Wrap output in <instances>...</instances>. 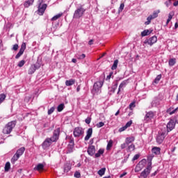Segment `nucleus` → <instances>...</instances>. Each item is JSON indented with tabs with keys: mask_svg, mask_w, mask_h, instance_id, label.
<instances>
[{
	"mask_svg": "<svg viewBox=\"0 0 178 178\" xmlns=\"http://www.w3.org/2000/svg\"><path fill=\"white\" fill-rule=\"evenodd\" d=\"M131 124H133V121L130 120L128 122H127V124L124 125L125 128H128L130 127V126H131Z\"/></svg>",
	"mask_w": 178,
	"mask_h": 178,
	"instance_id": "49530a36",
	"label": "nucleus"
},
{
	"mask_svg": "<svg viewBox=\"0 0 178 178\" xmlns=\"http://www.w3.org/2000/svg\"><path fill=\"white\" fill-rule=\"evenodd\" d=\"M169 66H175L176 65V58H170L168 61Z\"/></svg>",
	"mask_w": 178,
	"mask_h": 178,
	"instance_id": "2f4dec72",
	"label": "nucleus"
},
{
	"mask_svg": "<svg viewBox=\"0 0 178 178\" xmlns=\"http://www.w3.org/2000/svg\"><path fill=\"white\" fill-rule=\"evenodd\" d=\"M52 141L49 138H46L44 142L42 143V147L43 149H47V148H49L51 145H52Z\"/></svg>",
	"mask_w": 178,
	"mask_h": 178,
	"instance_id": "9b49d317",
	"label": "nucleus"
},
{
	"mask_svg": "<svg viewBox=\"0 0 178 178\" xmlns=\"http://www.w3.org/2000/svg\"><path fill=\"white\" fill-rule=\"evenodd\" d=\"M165 137H166V131H161L159 133V135L157 136L156 139V143H158L159 144H162Z\"/></svg>",
	"mask_w": 178,
	"mask_h": 178,
	"instance_id": "6e6552de",
	"label": "nucleus"
},
{
	"mask_svg": "<svg viewBox=\"0 0 178 178\" xmlns=\"http://www.w3.org/2000/svg\"><path fill=\"white\" fill-rule=\"evenodd\" d=\"M47 4L40 3L38 6V12L40 16H42L47 9Z\"/></svg>",
	"mask_w": 178,
	"mask_h": 178,
	"instance_id": "4468645a",
	"label": "nucleus"
},
{
	"mask_svg": "<svg viewBox=\"0 0 178 178\" xmlns=\"http://www.w3.org/2000/svg\"><path fill=\"white\" fill-rule=\"evenodd\" d=\"M138 158H140V154H136L132 159L133 162H134V161H137Z\"/></svg>",
	"mask_w": 178,
	"mask_h": 178,
	"instance_id": "3c124183",
	"label": "nucleus"
},
{
	"mask_svg": "<svg viewBox=\"0 0 178 178\" xmlns=\"http://www.w3.org/2000/svg\"><path fill=\"white\" fill-rule=\"evenodd\" d=\"M165 5L167 6V8H169V6H170V5H172V0H167L165 2Z\"/></svg>",
	"mask_w": 178,
	"mask_h": 178,
	"instance_id": "de8ad7c7",
	"label": "nucleus"
},
{
	"mask_svg": "<svg viewBox=\"0 0 178 178\" xmlns=\"http://www.w3.org/2000/svg\"><path fill=\"white\" fill-rule=\"evenodd\" d=\"M172 15H169L168 16V19H167V22H166V26H168V24H169V23L170 22V20H172Z\"/></svg>",
	"mask_w": 178,
	"mask_h": 178,
	"instance_id": "603ef678",
	"label": "nucleus"
},
{
	"mask_svg": "<svg viewBox=\"0 0 178 178\" xmlns=\"http://www.w3.org/2000/svg\"><path fill=\"white\" fill-rule=\"evenodd\" d=\"M4 170L5 172H9V170H10V162L8 161L6 163Z\"/></svg>",
	"mask_w": 178,
	"mask_h": 178,
	"instance_id": "c85d7f7f",
	"label": "nucleus"
},
{
	"mask_svg": "<svg viewBox=\"0 0 178 178\" xmlns=\"http://www.w3.org/2000/svg\"><path fill=\"white\" fill-rule=\"evenodd\" d=\"M5 99H6V95L1 93L0 95V105L3 102V101H5Z\"/></svg>",
	"mask_w": 178,
	"mask_h": 178,
	"instance_id": "c9c22d12",
	"label": "nucleus"
},
{
	"mask_svg": "<svg viewBox=\"0 0 178 178\" xmlns=\"http://www.w3.org/2000/svg\"><path fill=\"white\" fill-rule=\"evenodd\" d=\"M177 147H174L172 149H171V152H175V151H176Z\"/></svg>",
	"mask_w": 178,
	"mask_h": 178,
	"instance_id": "69168bd1",
	"label": "nucleus"
},
{
	"mask_svg": "<svg viewBox=\"0 0 178 178\" xmlns=\"http://www.w3.org/2000/svg\"><path fill=\"white\" fill-rule=\"evenodd\" d=\"M84 13H86V8H83V6H81L74 11L73 19H80V17H83Z\"/></svg>",
	"mask_w": 178,
	"mask_h": 178,
	"instance_id": "7ed1b4c3",
	"label": "nucleus"
},
{
	"mask_svg": "<svg viewBox=\"0 0 178 178\" xmlns=\"http://www.w3.org/2000/svg\"><path fill=\"white\" fill-rule=\"evenodd\" d=\"M152 170V163L149 162L147 168L140 173V178H147Z\"/></svg>",
	"mask_w": 178,
	"mask_h": 178,
	"instance_id": "20e7f679",
	"label": "nucleus"
},
{
	"mask_svg": "<svg viewBox=\"0 0 178 178\" xmlns=\"http://www.w3.org/2000/svg\"><path fill=\"white\" fill-rule=\"evenodd\" d=\"M16 120L10 121L8 124L5 125L3 129V134H10L12 133L13 129L16 127Z\"/></svg>",
	"mask_w": 178,
	"mask_h": 178,
	"instance_id": "f03ea898",
	"label": "nucleus"
},
{
	"mask_svg": "<svg viewBox=\"0 0 178 178\" xmlns=\"http://www.w3.org/2000/svg\"><path fill=\"white\" fill-rule=\"evenodd\" d=\"M173 111V107H170L167 110V113H168V115H170V112H172Z\"/></svg>",
	"mask_w": 178,
	"mask_h": 178,
	"instance_id": "13d9d810",
	"label": "nucleus"
},
{
	"mask_svg": "<svg viewBox=\"0 0 178 178\" xmlns=\"http://www.w3.org/2000/svg\"><path fill=\"white\" fill-rule=\"evenodd\" d=\"M154 116L155 113H154L153 111L146 112L144 120H145V122H149V120H152V119H154Z\"/></svg>",
	"mask_w": 178,
	"mask_h": 178,
	"instance_id": "f8f14e48",
	"label": "nucleus"
},
{
	"mask_svg": "<svg viewBox=\"0 0 178 178\" xmlns=\"http://www.w3.org/2000/svg\"><path fill=\"white\" fill-rule=\"evenodd\" d=\"M126 129H127V128H126V127L124 126V127L120 128L119 131H120V133H122V131H124V130H126Z\"/></svg>",
	"mask_w": 178,
	"mask_h": 178,
	"instance_id": "680f3d73",
	"label": "nucleus"
},
{
	"mask_svg": "<svg viewBox=\"0 0 178 178\" xmlns=\"http://www.w3.org/2000/svg\"><path fill=\"white\" fill-rule=\"evenodd\" d=\"M133 108H136V102H132L129 104V109H130V111H133Z\"/></svg>",
	"mask_w": 178,
	"mask_h": 178,
	"instance_id": "37998d69",
	"label": "nucleus"
},
{
	"mask_svg": "<svg viewBox=\"0 0 178 178\" xmlns=\"http://www.w3.org/2000/svg\"><path fill=\"white\" fill-rule=\"evenodd\" d=\"M118 63H119V60H115L111 67V70H116V69H118Z\"/></svg>",
	"mask_w": 178,
	"mask_h": 178,
	"instance_id": "cd10ccee",
	"label": "nucleus"
},
{
	"mask_svg": "<svg viewBox=\"0 0 178 178\" xmlns=\"http://www.w3.org/2000/svg\"><path fill=\"white\" fill-rule=\"evenodd\" d=\"M85 122L86 124H90L91 123V118L88 117L86 120Z\"/></svg>",
	"mask_w": 178,
	"mask_h": 178,
	"instance_id": "8fccbe9b",
	"label": "nucleus"
},
{
	"mask_svg": "<svg viewBox=\"0 0 178 178\" xmlns=\"http://www.w3.org/2000/svg\"><path fill=\"white\" fill-rule=\"evenodd\" d=\"M143 168V161H140L138 164L136 166L135 172H140V170H141Z\"/></svg>",
	"mask_w": 178,
	"mask_h": 178,
	"instance_id": "5701e85b",
	"label": "nucleus"
},
{
	"mask_svg": "<svg viewBox=\"0 0 178 178\" xmlns=\"http://www.w3.org/2000/svg\"><path fill=\"white\" fill-rule=\"evenodd\" d=\"M104 81L105 74H103L99 76V81L95 82L93 85V88L92 89V93L93 95H98V94H101V88H102Z\"/></svg>",
	"mask_w": 178,
	"mask_h": 178,
	"instance_id": "f257e3e1",
	"label": "nucleus"
},
{
	"mask_svg": "<svg viewBox=\"0 0 178 178\" xmlns=\"http://www.w3.org/2000/svg\"><path fill=\"white\" fill-rule=\"evenodd\" d=\"M55 111V107H51L50 109L48 110L47 113L48 115H52Z\"/></svg>",
	"mask_w": 178,
	"mask_h": 178,
	"instance_id": "c03bdc74",
	"label": "nucleus"
},
{
	"mask_svg": "<svg viewBox=\"0 0 178 178\" xmlns=\"http://www.w3.org/2000/svg\"><path fill=\"white\" fill-rule=\"evenodd\" d=\"M136 149V145L134 144H131L128 146L127 151V152H132V151H134Z\"/></svg>",
	"mask_w": 178,
	"mask_h": 178,
	"instance_id": "bb28decb",
	"label": "nucleus"
},
{
	"mask_svg": "<svg viewBox=\"0 0 178 178\" xmlns=\"http://www.w3.org/2000/svg\"><path fill=\"white\" fill-rule=\"evenodd\" d=\"M161 79H162V74H159L154 79V83L158 84V83H159V81H161Z\"/></svg>",
	"mask_w": 178,
	"mask_h": 178,
	"instance_id": "ea45409f",
	"label": "nucleus"
},
{
	"mask_svg": "<svg viewBox=\"0 0 178 178\" xmlns=\"http://www.w3.org/2000/svg\"><path fill=\"white\" fill-rule=\"evenodd\" d=\"M34 170H38V172H42V170H44V164H38L37 166L34 168Z\"/></svg>",
	"mask_w": 178,
	"mask_h": 178,
	"instance_id": "4be33fe9",
	"label": "nucleus"
},
{
	"mask_svg": "<svg viewBox=\"0 0 178 178\" xmlns=\"http://www.w3.org/2000/svg\"><path fill=\"white\" fill-rule=\"evenodd\" d=\"M25 63H26V61L24 60H22L19 61V63H18L17 66L19 67H23V66H24Z\"/></svg>",
	"mask_w": 178,
	"mask_h": 178,
	"instance_id": "a19ab883",
	"label": "nucleus"
},
{
	"mask_svg": "<svg viewBox=\"0 0 178 178\" xmlns=\"http://www.w3.org/2000/svg\"><path fill=\"white\" fill-rule=\"evenodd\" d=\"M37 70V66L35 65H31L28 70V74H33Z\"/></svg>",
	"mask_w": 178,
	"mask_h": 178,
	"instance_id": "6ab92c4d",
	"label": "nucleus"
},
{
	"mask_svg": "<svg viewBox=\"0 0 178 178\" xmlns=\"http://www.w3.org/2000/svg\"><path fill=\"white\" fill-rule=\"evenodd\" d=\"M60 134V128H57L54 130L52 137L49 138L51 143H56L59 140V136Z\"/></svg>",
	"mask_w": 178,
	"mask_h": 178,
	"instance_id": "423d86ee",
	"label": "nucleus"
},
{
	"mask_svg": "<svg viewBox=\"0 0 178 178\" xmlns=\"http://www.w3.org/2000/svg\"><path fill=\"white\" fill-rule=\"evenodd\" d=\"M88 44L89 45H92V44H94V40H90L89 42H88Z\"/></svg>",
	"mask_w": 178,
	"mask_h": 178,
	"instance_id": "0e129e2a",
	"label": "nucleus"
},
{
	"mask_svg": "<svg viewBox=\"0 0 178 178\" xmlns=\"http://www.w3.org/2000/svg\"><path fill=\"white\" fill-rule=\"evenodd\" d=\"M124 87H126V81H123L119 86V88H118V91L117 92L118 95L120 94V92L122 91V90H123V88H124Z\"/></svg>",
	"mask_w": 178,
	"mask_h": 178,
	"instance_id": "412c9836",
	"label": "nucleus"
},
{
	"mask_svg": "<svg viewBox=\"0 0 178 178\" xmlns=\"http://www.w3.org/2000/svg\"><path fill=\"white\" fill-rule=\"evenodd\" d=\"M124 9V3H121L120 6V10L122 12Z\"/></svg>",
	"mask_w": 178,
	"mask_h": 178,
	"instance_id": "4d7b16f0",
	"label": "nucleus"
},
{
	"mask_svg": "<svg viewBox=\"0 0 178 178\" xmlns=\"http://www.w3.org/2000/svg\"><path fill=\"white\" fill-rule=\"evenodd\" d=\"M34 3V0H28L24 2V8H29V6H31L33 3Z\"/></svg>",
	"mask_w": 178,
	"mask_h": 178,
	"instance_id": "393cba45",
	"label": "nucleus"
},
{
	"mask_svg": "<svg viewBox=\"0 0 178 178\" xmlns=\"http://www.w3.org/2000/svg\"><path fill=\"white\" fill-rule=\"evenodd\" d=\"M173 5H174L175 6H178V1L174 2Z\"/></svg>",
	"mask_w": 178,
	"mask_h": 178,
	"instance_id": "338daca9",
	"label": "nucleus"
},
{
	"mask_svg": "<svg viewBox=\"0 0 178 178\" xmlns=\"http://www.w3.org/2000/svg\"><path fill=\"white\" fill-rule=\"evenodd\" d=\"M156 41H158V38H156V36L154 35V36L149 38V39L145 40L143 43L147 44L150 47H152V45H154V44H155V42H156Z\"/></svg>",
	"mask_w": 178,
	"mask_h": 178,
	"instance_id": "0eeeda50",
	"label": "nucleus"
},
{
	"mask_svg": "<svg viewBox=\"0 0 178 178\" xmlns=\"http://www.w3.org/2000/svg\"><path fill=\"white\" fill-rule=\"evenodd\" d=\"M64 108H65V104H60V105L58 106L57 111L58 112H62Z\"/></svg>",
	"mask_w": 178,
	"mask_h": 178,
	"instance_id": "e433bc0d",
	"label": "nucleus"
},
{
	"mask_svg": "<svg viewBox=\"0 0 178 178\" xmlns=\"http://www.w3.org/2000/svg\"><path fill=\"white\" fill-rule=\"evenodd\" d=\"M63 13L57 14L54 17L51 18L52 22H55V20H58V19L62 17Z\"/></svg>",
	"mask_w": 178,
	"mask_h": 178,
	"instance_id": "f704fd0d",
	"label": "nucleus"
},
{
	"mask_svg": "<svg viewBox=\"0 0 178 178\" xmlns=\"http://www.w3.org/2000/svg\"><path fill=\"white\" fill-rule=\"evenodd\" d=\"M24 51H26V42H23L21 45V48L19 49V51L17 53V54L15 56V59H19V58L24 54Z\"/></svg>",
	"mask_w": 178,
	"mask_h": 178,
	"instance_id": "ddd939ff",
	"label": "nucleus"
},
{
	"mask_svg": "<svg viewBox=\"0 0 178 178\" xmlns=\"http://www.w3.org/2000/svg\"><path fill=\"white\" fill-rule=\"evenodd\" d=\"M152 154L155 155H161V147H154L152 149Z\"/></svg>",
	"mask_w": 178,
	"mask_h": 178,
	"instance_id": "aec40b11",
	"label": "nucleus"
},
{
	"mask_svg": "<svg viewBox=\"0 0 178 178\" xmlns=\"http://www.w3.org/2000/svg\"><path fill=\"white\" fill-rule=\"evenodd\" d=\"M159 13V10L154 11L152 15H150L147 18V22H145V24L146 26H148V24H151V20L154 19H156V17L158 16V14Z\"/></svg>",
	"mask_w": 178,
	"mask_h": 178,
	"instance_id": "1a4fd4ad",
	"label": "nucleus"
},
{
	"mask_svg": "<svg viewBox=\"0 0 178 178\" xmlns=\"http://www.w3.org/2000/svg\"><path fill=\"white\" fill-rule=\"evenodd\" d=\"M19 158H20V157L17 156L16 154H15L14 156H13V158L11 159V163L13 165H15V163H16V161H18Z\"/></svg>",
	"mask_w": 178,
	"mask_h": 178,
	"instance_id": "a878e982",
	"label": "nucleus"
},
{
	"mask_svg": "<svg viewBox=\"0 0 178 178\" xmlns=\"http://www.w3.org/2000/svg\"><path fill=\"white\" fill-rule=\"evenodd\" d=\"M24 151H26V148L24 147H20L17 150L15 155L18 156L19 158L24 154Z\"/></svg>",
	"mask_w": 178,
	"mask_h": 178,
	"instance_id": "a211bd4d",
	"label": "nucleus"
},
{
	"mask_svg": "<svg viewBox=\"0 0 178 178\" xmlns=\"http://www.w3.org/2000/svg\"><path fill=\"white\" fill-rule=\"evenodd\" d=\"M74 137H80V136H83L84 134V131L81 127H76L74 129Z\"/></svg>",
	"mask_w": 178,
	"mask_h": 178,
	"instance_id": "9d476101",
	"label": "nucleus"
},
{
	"mask_svg": "<svg viewBox=\"0 0 178 178\" xmlns=\"http://www.w3.org/2000/svg\"><path fill=\"white\" fill-rule=\"evenodd\" d=\"M113 74V72H110V74L106 77V80H110V79H111V77H112Z\"/></svg>",
	"mask_w": 178,
	"mask_h": 178,
	"instance_id": "bf43d9fd",
	"label": "nucleus"
},
{
	"mask_svg": "<svg viewBox=\"0 0 178 178\" xmlns=\"http://www.w3.org/2000/svg\"><path fill=\"white\" fill-rule=\"evenodd\" d=\"M106 168H103L100 169V170L97 172V173H98L99 176L102 177V176H104V175H105V172H106Z\"/></svg>",
	"mask_w": 178,
	"mask_h": 178,
	"instance_id": "7c9ffc66",
	"label": "nucleus"
},
{
	"mask_svg": "<svg viewBox=\"0 0 178 178\" xmlns=\"http://www.w3.org/2000/svg\"><path fill=\"white\" fill-rule=\"evenodd\" d=\"M126 175H127V172H123L122 175H120V178L124 177V176H126Z\"/></svg>",
	"mask_w": 178,
	"mask_h": 178,
	"instance_id": "e2e57ef3",
	"label": "nucleus"
},
{
	"mask_svg": "<svg viewBox=\"0 0 178 178\" xmlns=\"http://www.w3.org/2000/svg\"><path fill=\"white\" fill-rule=\"evenodd\" d=\"M91 136H92V128H89L86 132L85 141H88L89 138H91Z\"/></svg>",
	"mask_w": 178,
	"mask_h": 178,
	"instance_id": "f3484780",
	"label": "nucleus"
},
{
	"mask_svg": "<svg viewBox=\"0 0 178 178\" xmlns=\"http://www.w3.org/2000/svg\"><path fill=\"white\" fill-rule=\"evenodd\" d=\"M134 141V137H131V138H127L125 140V143L127 145H129V144H131Z\"/></svg>",
	"mask_w": 178,
	"mask_h": 178,
	"instance_id": "c756f323",
	"label": "nucleus"
},
{
	"mask_svg": "<svg viewBox=\"0 0 178 178\" xmlns=\"http://www.w3.org/2000/svg\"><path fill=\"white\" fill-rule=\"evenodd\" d=\"M112 145H113V141L112 140H109V142L107 144L106 149L107 151H109L111 148H112Z\"/></svg>",
	"mask_w": 178,
	"mask_h": 178,
	"instance_id": "58836bf2",
	"label": "nucleus"
},
{
	"mask_svg": "<svg viewBox=\"0 0 178 178\" xmlns=\"http://www.w3.org/2000/svg\"><path fill=\"white\" fill-rule=\"evenodd\" d=\"M102 154H104V149H99V151L95 154V158H99Z\"/></svg>",
	"mask_w": 178,
	"mask_h": 178,
	"instance_id": "4c0bfd02",
	"label": "nucleus"
},
{
	"mask_svg": "<svg viewBox=\"0 0 178 178\" xmlns=\"http://www.w3.org/2000/svg\"><path fill=\"white\" fill-rule=\"evenodd\" d=\"M74 83H76L75 79L67 80L65 81V86H67V87H70V86H73V84H74Z\"/></svg>",
	"mask_w": 178,
	"mask_h": 178,
	"instance_id": "b1692460",
	"label": "nucleus"
},
{
	"mask_svg": "<svg viewBox=\"0 0 178 178\" xmlns=\"http://www.w3.org/2000/svg\"><path fill=\"white\" fill-rule=\"evenodd\" d=\"M118 88V82H116L112 87V92H115Z\"/></svg>",
	"mask_w": 178,
	"mask_h": 178,
	"instance_id": "a18cd8bd",
	"label": "nucleus"
},
{
	"mask_svg": "<svg viewBox=\"0 0 178 178\" xmlns=\"http://www.w3.org/2000/svg\"><path fill=\"white\" fill-rule=\"evenodd\" d=\"M84 58H86V54H83L79 56L78 59H84Z\"/></svg>",
	"mask_w": 178,
	"mask_h": 178,
	"instance_id": "052dcab7",
	"label": "nucleus"
},
{
	"mask_svg": "<svg viewBox=\"0 0 178 178\" xmlns=\"http://www.w3.org/2000/svg\"><path fill=\"white\" fill-rule=\"evenodd\" d=\"M13 51H17V49H19V44H14L13 47Z\"/></svg>",
	"mask_w": 178,
	"mask_h": 178,
	"instance_id": "864d4df0",
	"label": "nucleus"
},
{
	"mask_svg": "<svg viewBox=\"0 0 178 178\" xmlns=\"http://www.w3.org/2000/svg\"><path fill=\"white\" fill-rule=\"evenodd\" d=\"M72 169V167L70 165V164H65L64 165V172L65 173H67V172H69V170H70Z\"/></svg>",
	"mask_w": 178,
	"mask_h": 178,
	"instance_id": "72a5a7b5",
	"label": "nucleus"
},
{
	"mask_svg": "<svg viewBox=\"0 0 178 178\" xmlns=\"http://www.w3.org/2000/svg\"><path fill=\"white\" fill-rule=\"evenodd\" d=\"M175 126H176V123L173 120H170L169 122L167 124V131L169 133V131H172L173 129H175Z\"/></svg>",
	"mask_w": 178,
	"mask_h": 178,
	"instance_id": "2eb2a0df",
	"label": "nucleus"
},
{
	"mask_svg": "<svg viewBox=\"0 0 178 178\" xmlns=\"http://www.w3.org/2000/svg\"><path fill=\"white\" fill-rule=\"evenodd\" d=\"M178 111V107H177L176 108H173L172 112H170V115H173L174 113H176V112H177Z\"/></svg>",
	"mask_w": 178,
	"mask_h": 178,
	"instance_id": "5fc2aeb1",
	"label": "nucleus"
},
{
	"mask_svg": "<svg viewBox=\"0 0 178 178\" xmlns=\"http://www.w3.org/2000/svg\"><path fill=\"white\" fill-rule=\"evenodd\" d=\"M127 145H127V143H126V142L124 143H122L121 145V149H124V148H126V147H127Z\"/></svg>",
	"mask_w": 178,
	"mask_h": 178,
	"instance_id": "6e6d98bb",
	"label": "nucleus"
},
{
	"mask_svg": "<svg viewBox=\"0 0 178 178\" xmlns=\"http://www.w3.org/2000/svg\"><path fill=\"white\" fill-rule=\"evenodd\" d=\"M104 126H105V123L102 122H99L96 124V127H97V129H100V127H104Z\"/></svg>",
	"mask_w": 178,
	"mask_h": 178,
	"instance_id": "79ce46f5",
	"label": "nucleus"
},
{
	"mask_svg": "<svg viewBox=\"0 0 178 178\" xmlns=\"http://www.w3.org/2000/svg\"><path fill=\"white\" fill-rule=\"evenodd\" d=\"M151 34V32H149V30L147 29L141 32V36L142 37H145L147 35H149Z\"/></svg>",
	"mask_w": 178,
	"mask_h": 178,
	"instance_id": "473e14b6",
	"label": "nucleus"
},
{
	"mask_svg": "<svg viewBox=\"0 0 178 178\" xmlns=\"http://www.w3.org/2000/svg\"><path fill=\"white\" fill-rule=\"evenodd\" d=\"M74 176V177L80 178V177H81V174H80V172L76 171V172H75Z\"/></svg>",
	"mask_w": 178,
	"mask_h": 178,
	"instance_id": "09e8293b",
	"label": "nucleus"
},
{
	"mask_svg": "<svg viewBox=\"0 0 178 178\" xmlns=\"http://www.w3.org/2000/svg\"><path fill=\"white\" fill-rule=\"evenodd\" d=\"M175 29H178V23L177 22H176L175 24Z\"/></svg>",
	"mask_w": 178,
	"mask_h": 178,
	"instance_id": "774afa93",
	"label": "nucleus"
},
{
	"mask_svg": "<svg viewBox=\"0 0 178 178\" xmlns=\"http://www.w3.org/2000/svg\"><path fill=\"white\" fill-rule=\"evenodd\" d=\"M87 152L88 155H90V156H92L95 154V146L90 145L88 147Z\"/></svg>",
	"mask_w": 178,
	"mask_h": 178,
	"instance_id": "dca6fc26",
	"label": "nucleus"
},
{
	"mask_svg": "<svg viewBox=\"0 0 178 178\" xmlns=\"http://www.w3.org/2000/svg\"><path fill=\"white\" fill-rule=\"evenodd\" d=\"M66 140H69V144L67 145V154H72L73 149H74V138L73 136H67Z\"/></svg>",
	"mask_w": 178,
	"mask_h": 178,
	"instance_id": "39448f33",
	"label": "nucleus"
}]
</instances>
